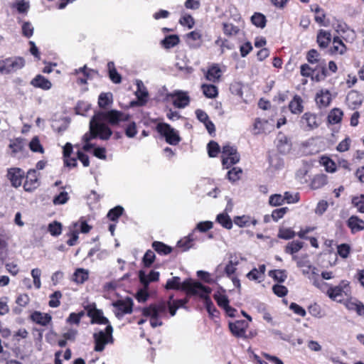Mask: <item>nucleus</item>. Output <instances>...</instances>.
Here are the masks:
<instances>
[{
    "instance_id": "1",
    "label": "nucleus",
    "mask_w": 364,
    "mask_h": 364,
    "mask_svg": "<svg viewBox=\"0 0 364 364\" xmlns=\"http://www.w3.org/2000/svg\"><path fill=\"white\" fill-rule=\"evenodd\" d=\"M168 306L166 302L161 301L158 304H151L146 308H144L142 314L145 316L150 318V324L151 327L156 328L163 324L161 318L167 316Z\"/></svg>"
},
{
    "instance_id": "2",
    "label": "nucleus",
    "mask_w": 364,
    "mask_h": 364,
    "mask_svg": "<svg viewBox=\"0 0 364 364\" xmlns=\"http://www.w3.org/2000/svg\"><path fill=\"white\" fill-rule=\"evenodd\" d=\"M183 289H188L192 291L193 295H198L203 298L208 314L212 316H216L215 314L218 313V311L208 296L211 292L210 287L203 286L201 284H193L188 281L184 283Z\"/></svg>"
},
{
    "instance_id": "3",
    "label": "nucleus",
    "mask_w": 364,
    "mask_h": 364,
    "mask_svg": "<svg viewBox=\"0 0 364 364\" xmlns=\"http://www.w3.org/2000/svg\"><path fill=\"white\" fill-rule=\"evenodd\" d=\"M112 134V130L106 124L100 122H96L92 117L90 122V132L83 136V140L85 142H90L96 137L102 140H107Z\"/></svg>"
},
{
    "instance_id": "4",
    "label": "nucleus",
    "mask_w": 364,
    "mask_h": 364,
    "mask_svg": "<svg viewBox=\"0 0 364 364\" xmlns=\"http://www.w3.org/2000/svg\"><path fill=\"white\" fill-rule=\"evenodd\" d=\"M92 117L96 122L103 123V121H107L112 125H117L122 122L128 121L129 115L122 112L112 109L106 112H96Z\"/></svg>"
},
{
    "instance_id": "5",
    "label": "nucleus",
    "mask_w": 364,
    "mask_h": 364,
    "mask_svg": "<svg viewBox=\"0 0 364 364\" xmlns=\"http://www.w3.org/2000/svg\"><path fill=\"white\" fill-rule=\"evenodd\" d=\"M113 328L110 324L107 325L105 331H95L93 334L95 342V350L101 352L108 343H112L114 338L112 336Z\"/></svg>"
},
{
    "instance_id": "6",
    "label": "nucleus",
    "mask_w": 364,
    "mask_h": 364,
    "mask_svg": "<svg viewBox=\"0 0 364 364\" xmlns=\"http://www.w3.org/2000/svg\"><path fill=\"white\" fill-rule=\"evenodd\" d=\"M157 132L163 136L166 141L171 145H177L181 141L178 131L166 123H159L156 126Z\"/></svg>"
},
{
    "instance_id": "7",
    "label": "nucleus",
    "mask_w": 364,
    "mask_h": 364,
    "mask_svg": "<svg viewBox=\"0 0 364 364\" xmlns=\"http://www.w3.org/2000/svg\"><path fill=\"white\" fill-rule=\"evenodd\" d=\"M240 161V155L234 146L227 144L223 147L222 163L225 168L237 164Z\"/></svg>"
},
{
    "instance_id": "8",
    "label": "nucleus",
    "mask_w": 364,
    "mask_h": 364,
    "mask_svg": "<svg viewBox=\"0 0 364 364\" xmlns=\"http://www.w3.org/2000/svg\"><path fill=\"white\" fill-rule=\"evenodd\" d=\"M348 283L346 281H342L339 285L329 288L327 294L331 299L341 302L344 296L348 294Z\"/></svg>"
},
{
    "instance_id": "9",
    "label": "nucleus",
    "mask_w": 364,
    "mask_h": 364,
    "mask_svg": "<svg viewBox=\"0 0 364 364\" xmlns=\"http://www.w3.org/2000/svg\"><path fill=\"white\" fill-rule=\"evenodd\" d=\"M25 65V60L20 56H14L5 58L4 74H11L23 68Z\"/></svg>"
},
{
    "instance_id": "10",
    "label": "nucleus",
    "mask_w": 364,
    "mask_h": 364,
    "mask_svg": "<svg viewBox=\"0 0 364 364\" xmlns=\"http://www.w3.org/2000/svg\"><path fill=\"white\" fill-rule=\"evenodd\" d=\"M115 308V316L120 318L124 314H131L132 312L133 301L130 298L124 300H118L112 304Z\"/></svg>"
},
{
    "instance_id": "11",
    "label": "nucleus",
    "mask_w": 364,
    "mask_h": 364,
    "mask_svg": "<svg viewBox=\"0 0 364 364\" xmlns=\"http://www.w3.org/2000/svg\"><path fill=\"white\" fill-rule=\"evenodd\" d=\"M299 124L304 131L314 130L319 126L316 114L311 112L304 113L301 117Z\"/></svg>"
},
{
    "instance_id": "12",
    "label": "nucleus",
    "mask_w": 364,
    "mask_h": 364,
    "mask_svg": "<svg viewBox=\"0 0 364 364\" xmlns=\"http://www.w3.org/2000/svg\"><path fill=\"white\" fill-rule=\"evenodd\" d=\"M87 314L91 318V323L110 324L109 320L103 316V312L96 309L95 304L86 307Z\"/></svg>"
},
{
    "instance_id": "13",
    "label": "nucleus",
    "mask_w": 364,
    "mask_h": 364,
    "mask_svg": "<svg viewBox=\"0 0 364 364\" xmlns=\"http://www.w3.org/2000/svg\"><path fill=\"white\" fill-rule=\"evenodd\" d=\"M25 177L24 171L19 168H11L7 171V178L12 186L18 188L21 186Z\"/></svg>"
},
{
    "instance_id": "14",
    "label": "nucleus",
    "mask_w": 364,
    "mask_h": 364,
    "mask_svg": "<svg viewBox=\"0 0 364 364\" xmlns=\"http://www.w3.org/2000/svg\"><path fill=\"white\" fill-rule=\"evenodd\" d=\"M274 129V124H270L267 120L257 118L252 128V134L258 135L263 133H268Z\"/></svg>"
},
{
    "instance_id": "15",
    "label": "nucleus",
    "mask_w": 364,
    "mask_h": 364,
    "mask_svg": "<svg viewBox=\"0 0 364 364\" xmlns=\"http://www.w3.org/2000/svg\"><path fill=\"white\" fill-rule=\"evenodd\" d=\"M39 186L38 174L36 170H29L26 176L23 188L26 191L31 192Z\"/></svg>"
},
{
    "instance_id": "16",
    "label": "nucleus",
    "mask_w": 364,
    "mask_h": 364,
    "mask_svg": "<svg viewBox=\"0 0 364 364\" xmlns=\"http://www.w3.org/2000/svg\"><path fill=\"white\" fill-rule=\"evenodd\" d=\"M191 282L193 284H200L199 282H193L191 279H186L183 282H181V279L178 277H173L170 279H168L165 288L166 289H181L187 291L188 294H192V291L188 289H183L184 283L186 282Z\"/></svg>"
},
{
    "instance_id": "17",
    "label": "nucleus",
    "mask_w": 364,
    "mask_h": 364,
    "mask_svg": "<svg viewBox=\"0 0 364 364\" xmlns=\"http://www.w3.org/2000/svg\"><path fill=\"white\" fill-rule=\"evenodd\" d=\"M169 97H172L173 104L176 107L184 108L188 105L190 98L187 92L182 91H175L169 95Z\"/></svg>"
},
{
    "instance_id": "18",
    "label": "nucleus",
    "mask_w": 364,
    "mask_h": 364,
    "mask_svg": "<svg viewBox=\"0 0 364 364\" xmlns=\"http://www.w3.org/2000/svg\"><path fill=\"white\" fill-rule=\"evenodd\" d=\"M248 323L244 320L229 323V328L231 333L237 337H243L245 335Z\"/></svg>"
},
{
    "instance_id": "19",
    "label": "nucleus",
    "mask_w": 364,
    "mask_h": 364,
    "mask_svg": "<svg viewBox=\"0 0 364 364\" xmlns=\"http://www.w3.org/2000/svg\"><path fill=\"white\" fill-rule=\"evenodd\" d=\"M331 101V95L327 90H321L317 92L316 102L319 107H326L329 105Z\"/></svg>"
},
{
    "instance_id": "20",
    "label": "nucleus",
    "mask_w": 364,
    "mask_h": 364,
    "mask_svg": "<svg viewBox=\"0 0 364 364\" xmlns=\"http://www.w3.org/2000/svg\"><path fill=\"white\" fill-rule=\"evenodd\" d=\"M139 277L141 283L148 288L150 282H156L159 279V272L156 271H151L149 274H146L144 271H139Z\"/></svg>"
},
{
    "instance_id": "21",
    "label": "nucleus",
    "mask_w": 364,
    "mask_h": 364,
    "mask_svg": "<svg viewBox=\"0 0 364 364\" xmlns=\"http://www.w3.org/2000/svg\"><path fill=\"white\" fill-rule=\"evenodd\" d=\"M196 238L194 237L193 232H191L186 237L181 239L177 242V247L181 248L183 252L188 251L191 248L193 247L195 244Z\"/></svg>"
},
{
    "instance_id": "22",
    "label": "nucleus",
    "mask_w": 364,
    "mask_h": 364,
    "mask_svg": "<svg viewBox=\"0 0 364 364\" xmlns=\"http://www.w3.org/2000/svg\"><path fill=\"white\" fill-rule=\"evenodd\" d=\"M31 84L35 87L45 90L51 88L52 83L45 77L41 75H36L31 82Z\"/></svg>"
},
{
    "instance_id": "23",
    "label": "nucleus",
    "mask_w": 364,
    "mask_h": 364,
    "mask_svg": "<svg viewBox=\"0 0 364 364\" xmlns=\"http://www.w3.org/2000/svg\"><path fill=\"white\" fill-rule=\"evenodd\" d=\"M31 318L33 322L44 326L51 321V316L49 314L40 311H34L31 315Z\"/></svg>"
},
{
    "instance_id": "24",
    "label": "nucleus",
    "mask_w": 364,
    "mask_h": 364,
    "mask_svg": "<svg viewBox=\"0 0 364 364\" xmlns=\"http://www.w3.org/2000/svg\"><path fill=\"white\" fill-rule=\"evenodd\" d=\"M331 41V34L329 31L320 30L317 34V43L320 48H326Z\"/></svg>"
},
{
    "instance_id": "25",
    "label": "nucleus",
    "mask_w": 364,
    "mask_h": 364,
    "mask_svg": "<svg viewBox=\"0 0 364 364\" xmlns=\"http://www.w3.org/2000/svg\"><path fill=\"white\" fill-rule=\"evenodd\" d=\"M289 108L291 113L298 114L303 112V100L298 96L295 95L291 101L289 102Z\"/></svg>"
},
{
    "instance_id": "26",
    "label": "nucleus",
    "mask_w": 364,
    "mask_h": 364,
    "mask_svg": "<svg viewBox=\"0 0 364 364\" xmlns=\"http://www.w3.org/2000/svg\"><path fill=\"white\" fill-rule=\"evenodd\" d=\"M221 77V70L217 65H212L207 71L205 77L208 80L216 82Z\"/></svg>"
},
{
    "instance_id": "27",
    "label": "nucleus",
    "mask_w": 364,
    "mask_h": 364,
    "mask_svg": "<svg viewBox=\"0 0 364 364\" xmlns=\"http://www.w3.org/2000/svg\"><path fill=\"white\" fill-rule=\"evenodd\" d=\"M188 43L191 48H198L201 45V35L198 31H193L186 35Z\"/></svg>"
},
{
    "instance_id": "28",
    "label": "nucleus",
    "mask_w": 364,
    "mask_h": 364,
    "mask_svg": "<svg viewBox=\"0 0 364 364\" xmlns=\"http://www.w3.org/2000/svg\"><path fill=\"white\" fill-rule=\"evenodd\" d=\"M311 11L316 14L315 21L321 26H326L324 23V19L326 17V13L317 4L311 6Z\"/></svg>"
},
{
    "instance_id": "29",
    "label": "nucleus",
    "mask_w": 364,
    "mask_h": 364,
    "mask_svg": "<svg viewBox=\"0 0 364 364\" xmlns=\"http://www.w3.org/2000/svg\"><path fill=\"white\" fill-rule=\"evenodd\" d=\"M343 113L338 108H334L328 115V122L331 124H336L341 122Z\"/></svg>"
},
{
    "instance_id": "30",
    "label": "nucleus",
    "mask_w": 364,
    "mask_h": 364,
    "mask_svg": "<svg viewBox=\"0 0 364 364\" xmlns=\"http://www.w3.org/2000/svg\"><path fill=\"white\" fill-rule=\"evenodd\" d=\"M316 268L309 265V267H303L302 272L304 275H306L309 279L314 281V284L316 287H319V282L317 279L318 273L316 272Z\"/></svg>"
},
{
    "instance_id": "31",
    "label": "nucleus",
    "mask_w": 364,
    "mask_h": 364,
    "mask_svg": "<svg viewBox=\"0 0 364 364\" xmlns=\"http://www.w3.org/2000/svg\"><path fill=\"white\" fill-rule=\"evenodd\" d=\"M234 223L235 225L239 227H248L251 224L255 225L257 224V220L255 219H252L249 216L243 215V216H237L235 218Z\"/></svg>"
},
{
    "instance_id": "32",
    "label": "nucleus",
    "mask_w": 364,
    "mask_h": 364,
    "mask_svg": "<svg viewBox=\"0 0 364 364\" xmlns=\"http://www.w3.org/2000/svg\"><path fill=\"white\" fill-rule=\"evenodd\" d=\"M348 225L353 232H357L364 229V221L355 216H351L348 219Z\"/></svg>"
},
{
    "instance_id": "33",
    "label": "nucleus",
    "mask_w": 364,
    "mask_h": 364,
    "mask_svg": "<svg viewBox=\"0 0 364 364\" xmlns=\"http://www.w3.org/2000/svg\"><path fill=\"white\" fill-rule=\"evenodd\" d=\"M327 75L328 73L325 63H319L317 65V71L311 77L313 80L318 82L323 80Z\"/></svg>"
},
{
    "instance_id": "34",
    "label": "nucleus",
    "mask_w": 364,
    "mask_h": 364,
    "mask_svg": "<svg viewBox=\"0 0 364 364\" xmlns=\"http://www.w3.org/2000/svg\"><path fill=\"white\" fill-rule=\"evenodd\" d=\"M216 222L228 230L231 229L232 227V221L225 213L218 214L216 217Z\"/></svg>"
},
{
    "instance_id": "35",
    "label": "nucleus",
    "mask_w": 364,
    "mask_h": 364,
    "mask_svg": "<svg viewBox=\"0 0 364 364\" xmlns=\"http://www.w3.org/2000/svg\"><path fill=\"white\" fill-rule=\"evenodd\" d=\"M201 88L204 95L208 98H215L218 95V87L215 85L203 84Z\"/></svg>"
},
{
    "instance_id": "36",
    "label": "nucleus",
    "mask_w": 364,
    "mask_h": 364,
    "mask_svg": "<svg viewBox=\"0 0 364 364\" xmlns=\"http://www.w3.org/2000/svg\"><path fill=\"white\" fill-rule=\"evenodd\" d=\"M346 50V47L343 41L338 37H335L333 40V46L331 48V53L333 54H343Z\"/></svg>"
},
{
    "instance_id": "37",
    "label": "nucleus",
    "mask_w": 364,
    "mask_h": 364,
    "mask_svg": "<svg viewBox=\"0 0 364 364\" xmlns=\"http://www.w3.org/2000/svg\"><path fill=\"white\" fill-rule=\"evenodd\" d=\"M88 279V271L82 268L76 269L73 280L77 284H82Z\"/></svg>"
},
{
    "instance_id": "38",
    "label": "nucleus",
    "mask_w": 364,
    "mask_h": 364,
    "mask_svg": "<svg viewBox=\"0 0 364 364\" xmlns=\"http://www.w3.org/2000/svg\"><path fill=\"white\" fill-rule=\"evenodd\" d=\"M304 246V242L295 240L289 242L285 247V252L290 255H294L298 252Z\"/></svg>"
},
{
    "instance_id": "39",
    "label": "nucleus",
    "mask_w": 364,
    "mask_h": 364,
    "mask_svg": "<svg viewBox=\"0 0 364 364\" xmlns=\"http://www.w3.org/2000/svg\"><path fill=\"white\" fill-rule=\"evenodd\" d=\"M152 247L154 250L162 255H166L171 253L172 249L171 247L165 245L161 242L155 241L152 244Z\"/></svg>"
},
{
    "instance_id": "40",
    "label": "nucleus",
    "mask_w": 364,
    "mask_h": 364,
    "mask_svg": "<svg viewBox=\"0 0 364 364\" xmlns=\"http://www.w3.org/2000/svg\"><path fill=\"white\" fill-rule=\"evenodd\" d=\"M179 41V38L177 35H170L161 41V44L165 48L169 49L177 46Z\"/></svg>"
},
{
    "instance_id": "41",
    "label": "nucleus",
    "mask_w": 364,
    "mask_h": 364,
    "mask_svg": "<svg viewBox=\"0 0 364 364\" xmlns=\"http://www.w3.org/2000/svg\"><path fill=\"white\" fill-rule=\"evenodd\" d=\"M78 223H73V225L72 228H70V232L68 233V235L70 236V239L67 241V244L69 246H73L76 244L77 240L78 239Z\"/></svg>"
},
{
    "instance_id": "42",
    "label": "nucleus",
    "mask_w": 364,
    "mask_h": 364,
    "mask_svg": "<svg viewBox=\"0 0 364 364\" xmlns=\"http://www.w3.org/2000/svg\"><path fill=\"white\" fill-rule=\"evenodd\" d=\"M112 102V94L111 92L101 93L98 98V105L101 108H105Z\"/></svg>"
},
{
    "instance_id": "43",
    "label": "nucleus",
    "mask_w": 364,
    "mask_h": 364,
    "mask_svg": "<svg viewBox=\"0 0 364 364\" xmlns=\"http://www.w3.org/2000/svg\"><path fill=\"white\" fill-rule=\"evenodd\" d=\"M347 101L356 107L361 104L362 97L358 92L350 91L347 95Z\"/></svg>"
},
{
    "instance_id": "44",
    "label": "nucleus",
    "mask_w": 364,
    "mask_h": 364,
    "mask_svg": "<svg viewBox=\"0 0 364 364\" xmlns=\"http://www.w3.org/2000/svg\"><path fill=\"white\" fill-rule=\"evenodd\" d=\"M327 183V177L324 174H318L314 177L311 181V187L314 189H318L323 186Z\"/></svg>"
},
{
    "instance_id": "45",
    "label": "nucleus",
    "mask_w": 364,
    "mask_h": 364,
    "mask_svg": "<svg viewBox=\"0 0 364 364\" xmlns=\"http://www.w3.org/2000/svg\"><path fill=\"white\" fill-rule=\"evenodd\" d=\"M12 7L16 9L18 13L26 14L30 8V4L28 1L18 0L14 3Z\"/></svg>"
},
{
    "instance_id": "46",
    "label": "nucleus",
    "mask_w": 364,
    "mask_h": 364,
    "mask_svg": "<svg viewBox=\"0 0 364 364\" xmlns=\"http://www.w3.org/2000/svg\"><path fill=\"white\" fill-rule=\"evenodd\" d=\"M251 21L255 26L262 28L266 25V18L260 13H255L251 17Z\"/></svg>"
},
{
    "instance_id": "47",
    "label": "nucleus",
    "mask_w": 364,
    "mask_h": 364,
    "mask_svg": "<svg viewBox=\"0 0 364 364\" xmlns=\"http://www.w3.org/2000/svg\"><path fill=\"white\" fill-rule=\"evenodd\" d=\"M123 212L124 208L118 205L109 210L107 216L110 220L115 221L122 215Z\"/></svg>"
},
{
    "instance_id": "48",
    "label": "nucleus",
    "mask_w": 364,
    "mask_h": 364,
    "mask_svg": "<svg viewBox=\"0 0 364 364\" xmlns=\"http://www.w3.org/2000/svg\"><path fill=\"white\" fill-rule=\"evenodd\" d=\"M22 35L26 38H31L33 34L34 28L31 22L24 21L21 25Z\"/></svg>"
},
{
    "instance_id": "49",
    "label": "nucleus",
    "mask_w": 364,
    "mask_h": 364,
    "mask_svg": "<svg viewBox=\"0 0 364 364\" xmlns=\"http://www.w3.org/2000/svg\"><path fill=\"white\" fill-rule=\"evenodd\" d=\"M318 57V52L315 49H311L307 53L306 59L311 64L318 63V65L319 63H324V62H320Z\"/></svg>"
},
{
    "instance_id": "50",
    "label": "nucleus",
    "mask_w": 364,
    "mask_h": 364,
    "mask_svg": "<svg viewBox=\"0 0 364 364\" xmlns=\"http://www.w3.org/2000/svg\"><path fill=\"white\" fill-rule=\"evenodd\" d=\"M352 204L357 208L359 212L364 213V195L354 196L352 198Z\"/></svg>"
},
{
    "instance_id": "51",
    "label": "nucleus",
    "mask_w": 364,
    "mask_h": 364,
    "mask_svg": "<svg viewBox=\"0 0 364 364\" xmlns=\"http://www.w3.org/2000/svg\"><path fill=\"white\" fill-rule=\"evenodd\" d=\"M214 299L217 301L218 305L223 309L229 306V300L226 295L220 293L214 294Z\"/></svg>"
},
{
    "instance_id": "52",
    "label": "nucleus",
    "mask_w": 364,
    "mask_h": 364,
    "mask_svg": "<svg viewBox=\"0 0 364 364\" xmlns=\"http://www.w3.org/2000/svg\"><path fill=\"white\" fill-rule=\"evenodd\" d=\"M31 274L33 279L34 287L37 289H39L41 287V270L38 268L33 269L31 272Z\"/></svg>"
},
{
    "instance_id": "53",
    "label": "nucleus",
    "mask_w": 364,
    "mask_h": 364,
    "mask_svg": "<svg viewBox=\"0 0 364 364\" xmlns=\"http://www.w3.org/2000/svg\"><path fill=\"white\" fill-rule=\"evenodd\" d=\"M301 75L304 77H311L317 71V65L315 68L311 67L308 64L301 65Z\"/></svg>"
},
{
    "instance_id": "54",
    "label": "nucleus",
    "mask_w": 364,
    "mask_h": 364,
    "mask_svg": "<svg viewBox=\"0 0 364 364\" xmlns=\"http://www.w3.org/2000/svg\"><path fill=\"white\" fill-rule=\"evenodd\" d=\"M48 231L53 236H58L62 232V225L61 223L55 221L50 223L48 225Z\"/></svg>"
},
{
    "instance_id": "55",
    "label": "nucleus",
    "mask_w": 364,
    "mask_h": 364,
    "mask_svg": "<svg viewBox=\"0 0 364 364\" xmlns=\"http://www.w3.org/2000/svg\"><path fill=\"white\" fill-rule=\"evenodd\" d=\"M62 297V294L59 291H56L50 296L49 306L52 308H56L60 306V299Z\"/></svg>"
},
{
    "instance_id": "56",
    "label": "nucleus",
    "mask_w": 364,
    "mask_h": 364,
    "mask_svg": "<svg viewBox=\"0 0 364 364\" xmlns=\"http://www.w3.org/2000/svg\"><path fill=\"white\" fill-rule=\"evenodd\" d=\"M269 275L279 282H284L287 277L286 272L280 269L270 271Z\"/></svg>"
},
{
    "instance_id": "57",
    "label": "nucleus",
    "mask_w": 364,
    "mask_h": 364,
    "mask_svg": "<svg viewBox=\"0 0 364 364\" xmlns=\"http://www.w3.org/2000/svg\"><path fill=\"white\" fill-rule=\"evenodd\" d=\"M29 147L33 152L43 153V148L41 146L38 136H34L29 143Z\"/></svg>"
},
{
    "instance_id": "58",
    "label": "nucleus",
    "mask_w": 364,
    "mask_h": 364,
    "mask_svg": "<svg viewBox=\"0 0 364 364\" xmlns=\"http://www.w3.org/2000/svg\"><path fill=\"white\" fill-rule=\"evenodd\" d=\"M242 172V171L240 168L234 167L228 172V178L230 181L235 182L240 178Z\"/></svg>"
},
{
    "instance_id": "59",
    "label": "nucleus",
    "mask_w": 364,
    "mask_h": 364,
    "mask_svg": "<svg viewBox=\"0 0 364 364\" xmlns=\"http://www.w3.org/2000/svg\"><path fill=\"white\" fill-rule=\"evenodd\" d=\"M208 155L210 157H215L220 151V146L215 141H211L207 146Z\"/></svg>"
},
{
    "instance_id": "60",
    "label": "nucleus",
    "mask_w": 364,
    "mask_h": 364,
    "mask_svg": "<svg viewBox=\"0 0 364 364\" xmlns=\"http://www.w3.org/2000/svg\"><path fill=\"white\" fill-rule=\"evenodd\" d=\"M68 199V193L66 191H62L54 197L53 202L55 205H63L67 203Z\"/></svg>"
},
{
    "instance_id": "61",
    "label": "nucleus",
    "mask_w": 364,
    "mask_h": 364,
    "mask_svg": "<svg viewBox=\"0 0 364 364\" xmlns=\"http://www.w3.org/2000/svg\"><path fill=\"white\" fill-rule=\"evenodd\" d=\"M295 236V232L290 228H280L278 237L284 240H289Z\"/></svg>"
},
{
    "instance_id": "62",
    "label": "nucleus",
    "mask_w": 364,
    "mask_h": 364,
    "mask_svg": "<svg viewBox=\"0 0 364 364\" xmlns=\"http://www.w3.org/2000/svg\"><path fill=\"white\" fill-rule=\"evenodd\" d=\"M284 202V196L281 194H274L269 197V203L272 206H279Z\"/></svg>"
},
{
    "instance_id": "63",
    "label": "nucleus",
    "mask_w": 364,
    "mask_h": 364,
    "mask_svg": "<svg viewBox=\"0 0 364 364\" xmlns=\"http://www.w3.org/2000/svg\"><path fill=\"white\" fill-rule=\"evenodd\" d=\"M155 259V254L153 251L149 250L146 251L143 257V262L145 267H150Z\"/></svg>"
},
{
    "instance_id": "64",
    "label": "nucleus",
    "mask_w": 364,
    "mask_h": 364,
    "mask_svg": "<svg viewBox=\"0 0 364 364\" xmlns=\"http://www.w3.org/2000/svg\"><path fill=\"white\" fill-rule=\"evenodd\" d=\"M223 31L226 35H235L238 33L239 28L232 23H223Z\"/></svg>"
}]
</instances>
